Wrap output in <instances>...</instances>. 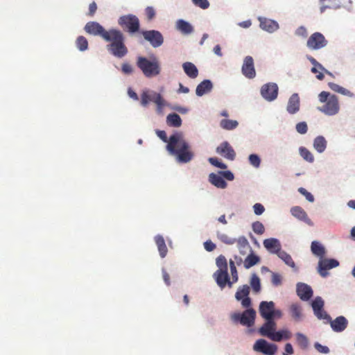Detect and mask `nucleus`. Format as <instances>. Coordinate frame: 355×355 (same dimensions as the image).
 Masks as SVG:
<instances>
[{
  "label": "nucleus",
  "mask_w": 355,
  "mask_h": 355,
  "mask_svg": "<svg viewBox=\"0 0 355 355\" xmlns=\"http://www.w3.org/2000/svg\"><path fill=\"white\" fill-rule=\"evenodd\" d=\"M216 153L227 159L234 160L236 157V153L227 141L222 142L216 150Z\"/></svg>",
  "instance_id": "obj_14"
},
{
  "label": "nucleus",
  "mask_w": 355,
  "mask_h": 355,
  "mask_svg": "<svg viewBox=\"0 0 355 355\" xmlns=\"http://www.w3.org/2000/svg\"><path fill=\"white\" fill-rule=\"evenodd\" d=\"M193 4L203 10L209 7V2L208 0H192Z\"/></svg>",
  "instance_id": "obj_49"
},
{
  "label": "nucleus",
  "mask_w": 355,
  "mask_h": 355,
  "mask_svg": "<svg viewBox=\"0 0 355 355\" xmlns=\"http://www.w3.org/2000/svg\"><path fill=\"white\" fill-rule=\"evenodd\" d=\"M283 333L282 332V331H273L272 332V334H270V336L268 337L270 340H273V341H276V342H279L281 341L282 340H283Z\"/></svg>",
  "instance_id": "obj_51"
},
{
  "label": "nucleus",
  "mask_w": 355,
  "mask_h": 355,
  "mask_svg": "<svg viewBox=\"0 0 355 355\" xmlns=\"http://www.w3.org/2000/svg\"><path fill=\"white\" fill-rule=\"evenodd\" d=\"M212 87V83L209 80H205L197 86L196 89H211Z\"/></svg>",
  "instance_id": "obj_57"
},
{
  "label": "nucleus",
  "mask_w": 355,
  "mask_h": 355,
  "mask_svg": "<svg viewBox=\"0 0 355 355\" xmlns=\"http://www.w3.org/2000/svg\"><path fill=\"white\" fill-rule=\"evenodd\" d=\"M263 244L266 249L271 253L277 254L281 250V243L277 239H266L263 241Z\"/></svg>",
  "instance_id": "obj_22"
},
{
  "label": "nucleus",
  "mask_w": 355,
  "mask_h": 355,
  "mask_svg": "<svg viewBox=\"0 0 355 355\" xmlns=\"http://www.w3.org/2000/svg\"><path fill=\"white\" fill-rule=\"evenodd\" d=\"M155 241L157 246L160 257L162 258L165 257L167 254L168 249L166 245L164 237L161 235H157L155 237Z\"/></svg>",
  "instance_id": "obj_26"
},
{
  "label": "nucleus",
  "mask_w": 355,
  "mask_h": 355,
  "mask_svg": "<svg viewBox=\"0 0 355 355\" xmlns=\"http://www.w3.org/2000/svg\"><path fill=\"white\" fill-rule=\"evenodd\" d=\"M290 313L292 318L296 320L299 321L302 316V308L301 306L297 303H293L290 306Z\"/></svg>",
  "instance_id": "obj_31"
},
{
  "label": "nucleus",
  "mask_w": 355,
  "mask_h": 355,
  "mask_svg": "<svg viewBox=\"0 0 355 355\" xmlns=\"http://www.w3.org/2000/svg\"><path fill=\"white\" fill-rule=\"evenodd\" d=\"M223 179H226L229 181H232L234 179V174L230 171H219Z\"/></svg>",
  "instance_id": "obj_54"
},
{
  "label": "nucleus",
  "mask_w": 355,
  "mask_h": 355,
  "mask_svg": "<svg viewBox=\"0 0 355 355\" xmlns=\"http://www.w3.org/2000/svg\"><path fill=\"white\" fill-rule=\"evenodd\" d=\"M320 69L318 68V67L315 66L311 69L312 73L316 74V78L319 80H322L324 78V75L321 71H320Z\"/></svg>",
  "instance_id": "obj_63"
},
{
  "label": "nucleus",
  "mask_w": 355,
  "mask_h": 355,
  "mask_svg": "<svg viewBox=\"0 0 355 355\" xmlns=\"http://www.w3.org/2000/svg\"><path fill=\"white\" fill-rule=\"evenodd\" d=\"M166 121L168 125L178 128L182 125L180 116L175 113L170 114L167 116Z\"/></svg>",
  "instance_id": "obj_32"
},
{
  "label": "nucleus",
  "mask_w": 355,
  "mask_h": 355,
  "mask_svg": "<svg viewBox=\"0 0 355 355\" xmlns=\"http://www.w3.org/2000/svg\"><path fill=\"white\" fill-rule=\"evenodd\" d=\"M300 155L303 157L306 161L312 163L314 161V157L313 154L306 148L301 147L300 148Z\"/></svg>",
  "instance_id": "obj_43"
},
{
  "label": "nucleus",
  "mask_w": 355,
  "mask_h": 355,
  "mask_svg": "<svg viewBox=\"0 0 355 355\" xmlns=\"http://www.w3.org/2000/svg\"><path fill=\"white\" fill-rule=\"evenodd\" d=\"M297 294L303 301L310 300L313 295V291L311 286L304 283L297 284Z\"/></svg>",
  "instance_id": "obj_19"
},
{
  "label": "nucleus",
  "mask_w": 355,
  "mask_h": 355,
  "mask_svg": "<svg viewBox=\"0 0 355 355\" xmlns=\"http://www.w3.org/2000/svg\"><path fill=\"white\" fill-rule=\"evenodd\" d=\"M295 336L298 345L302 349H306L309 345L306 336L301 333H297Z\"/></svg>",
  "instance_id": "obj_42"
},
{
  "label": "nucleus",
  "mask_w": 355,
  "mask_h": 355,
  "mask_svg": "<svg viewBox=\"0 0 355 355\" xmlns=\"http://www.w3.org/2000/svg\"><path fill=\"white\" fill-rule=\"evenodd\" d=\"M84 30L89 35L100 36L105 42H110L107 45V49L114 56L121 58L128 53L125 37L120 30L110 28L107 31L96 21L87 22Z\"/></svg>",
  "instance_id": "obj_1"
},
{
  "label": "nucleus",
  "mask_w": 355,
  "mask_h": 355,
  "mask_svg": "<svg viewBox=\"0 0 355 355\" xmlns=\"http://www.w3.org/2000/svg\"><path fill=\"white\" fill-rule=\"evenodd\" d=\"M183 69L185 73L191 78H195L198 76V71L194 64L192 62H187L182 64Z\"/></svg>",
  "instance_id": "obj_29"
},
{
  "label": "nucleus",
  "mask_w": 355,
  "mask_h": 355,
  "mask_svg": "<svg viewBox=\"0 0 355 355\" xmlns=\"http://www.w3.org/2000/svg\"><path fill=\"white\" fill-rule=\"evenodd\" d=\"M209 162L213 166L220 168L221 169H225L227 168V166L222 162H220L216 157H210L209 158Z\"/></svg>",
  "instance_id": "obj_47"
},
{
  "label": "nucleus",
  "mask_w": 355,
  "mask_h": 355,
  "mask_svg": "<svg viewBox=\"0 0 355 355\" xmlns=\"http://www.w3.org/2000/svg\"><path fill=\"white\" fill-rule=\"evenodd\" d=\"M242 73L249 79L254 78L256 76L254 60L252 56L248 55L244 58L242 65Z\"/></svg>",
  "instance_id": "obj_12"
},
{
  "label": "nucleus",
  "mask_w": 355,
  "mask_h": 355,
  "mask_svg": "<svg viewBox=\"0 0 355 355\" xmlns=\"http://www.w3.org/2000/svg\"><path fill=\"white\" fill-rule=\"evenodd\" d=\"M121 70L125 74H130L132 71V67L128 63H123L121 66Z\"/></svg>",
  "instance_id": "obj_60"
},
{
  "label": "nucleus",
  "mask_w": 355,
  "mask_h": 355,
  "mask_svg": "<svg viewBox=\"0 0 355 355\" xmlns=\"http://www.w3.org/2000/svg\"><path fill=\"white\" fill-rule=\"evenodd\" d=\"M291 214L297 219L304 222L309 226H313V223L309 218L306 211L300 207L295 206L291 209Z\"/></svg>",
  "instance_id": "obj_20"
},
{
  "label": "nucleus",
  "mask_w": 355,
  "mask_h": 355,
  "mask_svg": "<svg viewBox=\"0 0 355 355\" xmlns=\"http://www.w3.org/2000/svg\"><path fill=\"white\" fill-rule=\"evenodd\" d=\"M230 272L232 277V284L235 283L238 281L239 277H238V272L236 268V266L234 264V261L232 259L230 260Z\"/></svg>",
  "instance_id": "obj_46"
},
{
  "label": "nucleus",
  "mask_w": 355,
  "mask_h": 355,
  "mask_svg": "<svg viewBox=\"0 0 355 355\" xmlns=\"http://www.w3.org/2000/svg\"><path fill=\"white\" fill-rule=\"evenodd\" d=\"M253 349L265 355H275L277 351V346L273 343H268L264 339H259L254 344Z\"/></svg>",
  "instance_id": "obj_8"
},
{
  "label": "nucleus",
  "mask_w": 355,
  "mask_h": 355,
  "mask_svg": "<svg viewBox=\"0 0 355 355\" xmlns=\"http://www.w3.org/2000/svg\"><path fill=\"white\" fill-rule=\"evenodd\" d=\"M209 182L219 189H225L227 186V182L222 178L219 172L217 174L214 173H210L209 175Z\"/></svg>",
  "instance_id": "obj_24"
},
{
  "label": "nucleus",
  "mask_w": 355,
  "mask_h": 355,
  "mask_svg": "<svg viewBox=\"0 0 355 355\" xmlns=\"http://www.w3.org/2000/svg\"><path fill=\"white\" fill-rule=\"evenodd\" d=\"M168 153L176 157L180 163H188L194 157L189 143L184 139L182 132H175L170 136L168 143L166 145Z\"/></svg>",
  "instance_id": "obj_2"
},
{
  "label": "nucleus",
  "mask_w": 355,
  "mask_h": 355,
  "mask_svg": "<svg viewBox=\"0 0 355 355\" xmlns=\"http://www.w3.org/2000/svg\"><path fill=\"white\" fill-rule=\"evenodd\" d=\"M119 25L129 33L132 34L138 32L140 28L139 18L132 14L125 15L118 19Z\"/></svg>",
  "instance_id": "obj_4"
},
{
  "label": "nucleus",
  "mask_w": 355,
  "mask_h": 355,
  "mask_svg": "<svg viewBox=\"0 0 355 355\" xmlns=\"http://www.w3.org/2000/svg\"><path fill=\"white\" fill-rule=\"evenodd\" d=\"M254 212L256 215H261L262 214L264 211L265 208L263 205L261 203H256L253 206Z\"/></svg>",
  "instance_id": "obj_55"
},
{
  "label": "nucleus",
  "mask_w": 355,
  "mask_h": 355,
  "mask_svg": "<svg viewBox=\"0 0 355 355\" xmlns=\"http://www.w3.org/2000/svg\"><path fill=\"white\" fill-rule=\"evenodd\" d=\"M311 252L316 257H320V259L323 258L325 255L324 247L318 241H314L311 243Z\"/></svg>",
  "instance_id": "obj_27"
},
{
  "label": "nucleus",
  "mask_w": 355,
  "mask_h": 355,
  "mask_svg": "<svg viewBox=\"0 0 355 355\" xmlns=\"http://www.w3.org/2000/svg\"><path fill=\"white\" fill-rule=\"evenodd\" d=\"M239 125L236 120L223 119L220 122V126L225 130H232L235 129Z\"/></svg>",
  "instance_id": "obj_35"
},
{
  "label": "nucleus",
  "mask_w": 355,
  "mask_h": 355,
  "mask_svg": "<svg viewBox=\"0 0 355 355\" xmlns=\"http://www.w3.org/2000/svg\"><path fill=\"white\" fill-rule=\"evenodd\" d=\"M150 101L155 103L159 110L166 105V102L160 94H156L150 96L147 92H144L141 95V104L146 105Z\"/></svg>",
  "instance_id": "obj_15"
},
{
  "label": "nucleus",
  "mask_w": 355,
  "mask_h": 355,
  "mask_svg": "<svg viewBox=\"0 0 355 355\" xmlns=\"http://www.w3.org/2000/svg\"><path fill=\"white\" fill-rule=\"evenodd\" d=\"M249 162L253 166L257 168L260 166L261 159L257 155L251 154L249 156Z\"/></svg>",
  "instance_id": "obj_48"
},
{
  "label": "nucleus",
  "mask_w": 355,
  "mask_h": 355,
  "mask_svg": "<svg viewBox=\"0 0 355 355\" xmlns=\"http://www.w3.org/2000/svg\"><path fill=\"white\" fill-rule=\"evenodd\" d=\"M313 146L318 153H322L326 149L327 141L322 136H318L314 139Z\"/></svg>",
  "instance_id": "obj_33"
},
{
  "label": "nucleus",
  "mask_w": 355,
  "mask_h": 355,
  "mask_svg": "<svg viewBox=\"0 0 355 355\" xmlns=\"http://www.w3.org/2000/svg\"><path fill=\"white\" fill-rule=\"evenodd\" d=\"M259 21L261 28L267 32L273 33L279 28V24L275 20L260 17Z\"/></svg>",
  "instance_id": "obj_21"
},
{
  "label": "nucleus",
  "mask_w": 355,
  "mask_h": 355,
  "mask_svg": "<svg viewBox=\"0 0 355 355\" xmlns=\"http://www.w3.org/2000/svg\"><path fill=\"white\" fill-rule=\"evenodd\" d=\"M263 98L268 101L275 100L278 95V90H261Z\"/></svg>",
  "instance_id": "obj_40"
},
{
  "label": "nucleus",
  "mask_w": 355,
  "mask_h": 355,
  "mask_svg": "<svg viewBox=\"0 0 355 355\" xmlns=\"http://www.w3.org/2000/svg\"><path fill=\"white\" fill-rule=\"evenodd\" d=\"M137 65L147 77H152L159 73V65L157 60L150 61L146 58L139 57Z\"/></svg>",
  "instance_id": "obj_5"
},
{
  "label": "nucleus",
  "mask_w": 355,
  "mask_h": 355,
  "mask_svg": "<svg viewBox=\"0 0 355 355\" xmlns=\"http://www.w3.org/2000/svg\"><path fill=\"white\" fill-rule=\"evenodd\" d=\"M96 10H97L96 3L94 1L91 3L89 4V6L88 15L90 16V17L94 16V15L95 14Z\"/></svg>",
  "instance_id": "obj_64"
},
{
  "label": "nucleus",
  "mask_w": 355,
  "mask_h": 355,
  "mask_svg": "<svg viewBox=\"0 0 355 355\" xmlns=\"http://www.w3.org/2000/svg\"><path fill=\"white\" fill-rule=\"evenodd\" d=\"M295 34L298 36L306 37L307 36V31L304 26H300L295 31Z\"/></svg>",
  "instance_id": "obj_61"
},
{
  "label": "nucleus",
  "mask_w": 355,
  "mask_h": 355,
  "mask_svg": "<svg viewBox=\"0 0 355 355\" xmlns=\"http://www.w3.org/2000/svg\"><path fill=\"white\" fill-rule=\"evenodd\" d=\"M252 228L254 232L259 235L263 234L265 232L263 225L259 221L254 222L252 225Z\"/></svg>",
  "instance_id": "obj_45"
},
{
  "label": "nucleus",
  "mask_w": 355,
  "mask_h": 355,
  "mask_svg": "<svg viewBox=\"0 0 355 355\" xmlns=\"http://www.w3.org/2000/svg\"><path fill=\"white\" fill-rule=\"evenodd\" d=\"M260 261V258L253 253L249 254L245 259L244 267L247 269L252 267Z\"/></svg>",
  "instance_id": "obj_34"
},
{
  "label": "nucleus",
  "mask_w": 355,
  "mask_h": 355,
  "mask_svg": "<svg viewBox=\"0 0 355 355\" xmlns=\"http://www.w3.org/2000/svg\"><path fill=\"white\" fill-rule=\"evenodd\" d=\"M298 191L302 194L303 195L306 199L311 202H313L314 201V197L313 196L309 191H307L303 187H300L298 189Z\"/></svg>",
  "instance_id": "obj_50"
},
{
  "label": "nucleus",
  "mask_w": 355,
  "mask_h": 355,
  "mask_svg": "<svg viewBox=\"0 0 355 355\" xmlns=\"http://www.w3.org/2000/svg\"><path fill=\"white\" fill-rule=\"evenodd\" d=\"M314 347L320 353L328 354L329 352V349L328 347L322 345L318 343H315Z\"/></svg>",
  "instance_id": "obj_56"
},
{
  "label": "nucleus",
  "mask_w": 355,
  "mask_h": 355,
  "mask_svg": "<svg viewBox=\"0 0 355 355\" xmlns=\"http://www.w3.org/2000/svg\"><path fill=\"white\" fill-rule=\"evenodd\" d=\"M216 266H218V270H227V262L225 256L220 255L216 258Z\"/></svg>",
  "instance_id": "obj_44"
},
{
  "label": "nucleus",
  "mask_w": 355,
  "mask_h": 355,
  "mask_svg": "<svg viewBox=\"0 0 355 355\" xmlns=\"http://www.w3.org/2000/svg\"><path fill=\"white\" fill-rule=\"evenodd\" d=\"M250 286L254 293H257L261 291V282L259 277L256 275L253 274L250 279Z\"/></svg>",
  "instance_id": "obj_38"
},
{
  "label": "nucleus",
  "mask_w": 355,
  "mask_h": 355,
  "mask_svg": "<svg viewBox=\"0 0 355 355\" xmlns=\"http://www.w3.org/2000/svg\"><path fill=\"white\" fill-rule=\"evenodd\" d=\"M277 254L286 265L293 268H295V262L287 252L280 250Z\"/></svg>",
  "instance_id": "obj_36"
},
{
  "label": "nucleus",
  "mask_w": 355,
  "mask_h": 355,
  "mask_svg": "<svg viewBox=\"0 0 355 355\" xmlns=\"http://www.w3.org/2000/svg\"><path fill=\"white\" fill-rule=\"evenodd\" d=\"M141 34L144 38L154 48L159 47L164 43L163 35L158 31H144Z\"/></svg>",
  "instance_id": "obj_9"
},
{
  "label": "nucleus",
  "mask_w": 355,
  "mask_h": 355,
  "mask_svg": "<svg viewBox=\"0 0 355 355\" xmlns=\"http://www.w3.org/2000/svg\"><path fill=\"white\" fill-rule=\"evenodd\" d=\"M250 286L245 284L239 286L235 293V298L238 301H241L243 308H249L252 305V300L249 297Z\"/></svg>",
  "instance_id": "obj_10"
},
{
  "label": "nucleus",
  "mask_w": 355,
  "mask_h": 355,
  "mask_svg": "<svg viewBox=\"0 0 355 355\" xmlns=\"http://www.w3.org/2000/svg\"><path fill=\"white\" fill-rule=\"evenodd\" d=\"M276 323L272 319L266 320V322L259 328V332L263 336L269 337L275 330Z\"/></svg>",
  "instance_id": "obj_23"
},
{
  "label": "nucleus",
  "mask_w": 355,
  "mask_h": 355,
  "mask_svg": "<svg viewBox=\"0 0 355 355\" xmlns=\"http://www.w3.org/2000/svg\"><path fill=\"white\" fill-rule=\"evenodd\" d=\"M271 281L273 285L279 286L282 284V277L277 273H272Z\"/></svg>",
  "instance_id": "obj_58"
},
{
  "label": "nucleus",
  "mask_w": 355,
  "mask_h": 355,
  "mask_svg": "<svg viewBox=\"0 0 355 355\" xmlns=\"http://www.w3.org/2000/svg\"><path fill=\"white\" fill-rule=\"evenodd\" d=\"M145 14L147 19L151 21L155 17V10L152 6H148L145 9Z\"/></svg>",
  "instance_id": "obj_52"
},
{
  "label": "nucleus",
  "mask_w": 355,
  "mask_h": 355,
  "mask_svg": "<svg viewBox=\"0 0 355 355\" xmlns=\"http://www.w3.org/2000/svg\"><path fill=\"white\" fill-rule=\"evenodd\" d=\"M177 28L183 34L189 35L193 31V26L183 19H179L176 23Z\"/></svg>",
  "instance_id": "obj_30"
},
{
  "label": "nucleus",
  "mask_w": 355,
  "mask_h": 355,
  "mask_svg": "<svg viewBox=\"0 0 355 355\" xmlns=\"http://www.w3.org/2000/svg\"><path fill=\"white\" fill-rule=\"evenodd\" d=\"M236 243L240 253L243 255L245 254L248 250L250 249L249 242L244 236H241L236 239Z\"/></svg>",
  "instance_id": "obj_28"
},
{
  "label": "nucleus",
  "mask_w": 355,
  "mask_h": 355,
  "mask_svg": "<svg viewBox=\"0 0 355 355\" xmlns=\"http://www.w3.org/2000/svg\"><path fill=\"white\" fill-rule=\"evenodd\" d=\"M245 309L246 310L241 313H233L231 318L234 322H239L243 326L250 327L254 324L256 311L254 309L251 308V306Z\"/></svg>",
  "instance_id": "obj_6"
},
{
  "label": "nucleus",
  "mask_w": 355,
  "mask_h": 355,
  "mask_svg": "<svg viewBox=\"0 0 355 355\" xmlns=\"http://www.w3.org/2000/svg\"><path fill=\"white\" fill-rule=\"evenodd\" d=\"M157 135L164 141L168 143L169 139H168L166 133L164 130H157Z\"/></svg>",
  "instance_id": "obj_62"
},
{
  "label": "nucleus",
  "mask_w": 355,
  "mask_h": 355,
  "mask_svg": "<svg viewBox=\"0 0 355 355\" xmlns=\"http://www.w3.org/2000/svg\"><path fill=\"white\" fill-rule=\"evenodd\" d=\"M217 238L223 243L227 245H233L236 243V239L231 238L227 234L219 231L216 233Z\"/></svg>",
  "instance_id": "obj_37"
},
{
  "label": "nucleus",
  "mask_w": 355,
  "mask_h": 355,
  "mask_svg": "<svg viewBox=\"0 0 355 355\" xmlns=\"http://www.w3.org/2000/svg\"><path fill=\"white\" fill-rule=\"evenodd\" d=\"M296 130L300 134H305L308 130L307 124L306 122H300L296 125Z\"/></svg>",
  "instance_id": "obj_53"
},
{
  "label": "nucleus",
  "mask_w": 355,
  "mask_h": 355,
  "mask_svg": "<svg viewBox=\"0 0 355 355\" xmlns=\"http://www.w3.org/2000/svg\"><path fill=\"white\" fill-rule=\"evenodd\" d=\"M300 108V98L297 94H293L287 105V111L290 114H295L299 110Z\"/></svg>",
  "instance_id": "obj_25"
},
{
  "label": "nucleus",
  "mask_w": 355,
  "mask_h": 355,
  "mask_svg": "<svg viewBox=\"0 0 355 355\" xmlns=\"http://www.w3.org/2000/svg\"><path fill=\"white\" fill-rule=\"evenodd\" d=\"M76 44L77 48L81 51L88 49V41L84 36H78L76 40Z\"/></svg>",
  "instance_id": "obj_41"
},
{
  "label": "nucleus",
  "mask_w": 355,
  "mask_h": 355,
  "mask_svg": "<svg viewBox=\"0 0 355 355\" xmlns=\"http://www.w3.org/2000/svg\"><path fill=\"white\" fill-rule=\"evenodd\" d=\"M328 44V41L324 36L319 33L315 32L311 35L306 42L307 47L311 50H318L325 47Z\"/></svg>",
  "instance_id": "obj_7"
},
{
  "label": "nucleus",
  "mask_w": 355,
  "mask_h": 355,
  "mask_svg": "<svg viewBox=\"0 0 355 355\" xmlns=\"http://www.w3.org/2000/svg\"><path fill=\"white\" fill-rule=\"evenodd\" d=\"M312 308L315 315L318 319L330 320V315L322 310L324 301L320 297H316L312 302Z\"/></svg>",
  "instance_id": "obj_13"
},
{
  "label": "nucleus",
  "mask_w": 355,
  "mask_h": 355,
  "mask_svg": "<svg viewBox=\"0 0 355 355\" xmlns=\"http://www.w3.org/2000/svg\"><path fill=\"white\" fill-rule=\"evenodd\" d=\"M338 266L339 262L336 259L322 258L318 262V272L321 277H326L329 275L328 270Z\"/></svg>",
  "instance_id": "obj_11"
},
{
  "label": "nucleus",
  "mask_w": 355,
  "mask_h": 355,
  "mask_svg": "<svg viewBox=\"0 0 355 355\" xmlns=\"http://www.w3.org/2000/svg\"><path fill=\"white\" fill-rule=\"evenodd\" d=\"M319 99L321 102H326V104L320 110L328 115H334L339 110V106L337 98L332 95L329 96V93L322 92L319 94Z\"/></svg>",
  "instance_id": "obj_3"
},
{
  "label": "nucleus",
  "mask_w": 355,
  "mask_h": 355,
  "mask_svg": "<svg viewBox=\"0 0 355 355\" xmlns=\"http://www.w3.org/2000/svg\"><path fill=\"white\" fill-rule=\"evenodd\" d=\"M214 277H215L217 284L221 288H223L227 284H228L229 287H232V282L230 280L227 270H217L214 272Z\"/></svg>",
  "instance_id": "obj_16"
},
{
  "label": "nucleus",
  "mask_w": 355,
  "mask_h": 355,
  "mask_svg": "<svg viewBox=\"0 0 355 355\" xmlns=\"http://www.w3.org/2000/svg\"><path fill=\"white\" fill-rule=\"evenodd\" d=\"M327 322L330 323L331 329L335 332L343 331L348 325V321L344 316H338L334 320L330 317V320H327Z\"/></svg>",
  "instance_id": "obj_17"
},
{
  "label": "nucleus",
  "mask_w": 355,
  "mask_h": 355,
  "mask_svg": "<svg viewBox=\"0 0 355 355\" xmlns=\"http://www.w3.org/2000/svg\"><path fill=\"white\" fill-rule=\"evenodd\" d=\"M274 307L275 303L272 301L261 302L259 309L261 316L266 320L272 319V313Z\"/></svg>",
  "instance_id": "obj_18"
},
{
  "label": "nucleus",
  "mask_w": 355,
  "mask_h": 355,
  "mask_svg": "<svg viewBox=\"0 0 355 355\" xmlns=\"http://www.w3.org/2000/svg\"><path fill=\"white\" fill-rule=\"evenodd\" d=\"M205 249L208 252H211L216 249V245L210 240H208L204 243Z\"/></svg>",
  "instance_id": "obj_59"
},
{
  "label": "nucleus",
  "mask_w": 355,
  "mask_h": 355,
  "mask_svg": "<svg viewBox=\"0 0 355 355\" xmlns=\"http://www.w3.org/2000/svg\"><path fill=\"white\" fill-rule=\"evenodd\" d=\"M329 2L328 4L323 5L320 8V12L322 13L327 8L338 9L341 5L342 2L340 0H328Z\"/></svg>",
  "instance_id": "obj_39"
}]
</instances>
